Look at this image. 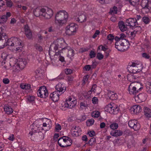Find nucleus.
I'll return each instance as SVG.
<instances>
[{
  "label": "nucleus",
  "mask_w": 151,
  "mask_h": 151,
  "mask_svg": "<svg viewBox=\"0 0 151 151\" xmlns=\"http://www.w3.org/2000/svg\"><path fill=\"white\" fill-rule=\"evenodd\" d=\"M7 38V36L5 33H3L1 34V40L2 42H5V43L2 45L3 46H1V49L3 48L5 46L8 45L11 47H13L14 51L19 52L21 51L22 45V40L19 39L16 37H12L7 40L6 41V39Z\"/></svg>",
  "instance_id": "f257e3e1"
},
{
  "label": "nucleus",
  "mask_w": 151,
  "mask_h": 151,
  "mask_svg": "<svg viewBox=\"0 0 151 151\" xmlns=\"http://www.w3.org/2000/svg\"><path fill=\"white\" fill-rule=\"evenodd\" d=\"M68 17V14L64 10L57 12L55 17V22L59 25L62 26L67 22Z\"/></svg>",
  "instance_id": "f03ea898"
},
{
  "label": "nucleus",
  "mask_w": 151,
  "mask_h": 151,
  "mask_svg": "<svg viewBox=\"0 0 151 151\" xmlns=\"http://www.w3.org/2000/svg\"><path fill=\"white\" fill-rule=\"evenodd\" d=\"M78 27V26L75 23H70L66 28V34L69 36L73 35L76 32Z\"/></svg>",
  "instance_id": "7ed1b4c3"
},
{
  "label": "nucleus",
  "mask_w": 151,
  "mask_h": 151,
  "mask_svg": "<svg viewBox=\"0 0 151 151\" xmlns=\"http://www.w3.org/2000/svg\"><path fill=\"white\" fill-rule=\"evenodd\" d=\"M115 47L119 51L122 52L125 51L129 47V42L127 41H126L125 42H116Z\"/></svg>",
  "instance_id": "20e7f679"
},
{
  "label": "nucleus",
  "mask_w": 151,
  "mask_h": 151,
  "mask_svg": "<svg viewBox=\"0 0 151 151\" xmlns=\"http://www.w3.org/2000/svg\"><path fill=\"white\" fill-rule=\"evenodd\" d=\"M42 16L47 19H50L52 16L53 12L52 9L48 8H43Z\"/></svg>",
  "instance_id": "39448f33"
},
{
  "label": "nucleus",
  "mask_w": 151,
  "mask_h": 151,
  "mask_svg": "<svg viewBox=\"0 0 151 151\" xmlns=\"http://www.w3.org/2000/svg\"><path fill=\"white\" fill-rule=\"evenodd\" d=\"M37 94L38 96L43 98H45L48 95L47 90L45 86H41L37 91Z\"/></svg>",
  "instance_id": "423d86ee"
},
{
  "label": "nucleus",
  "mask_w": 151,
  "mask_h": 151,
  "mask_svg": "<svg viewBox=\"0 0 151 151\" xmlns=\"http://www.w3.org/2000/svg\"><path fill=\"white\" fill-rule=\"evenodd\" d=\"M27 63L26 60L24 59L20 58L18 60V63L14 64V68L17 66L16 68L17 70H15L14 71H17L19 70V69H23L25 67Z\"/></svg>",
  "instance_id": "0eeeda50"
},
{
  "label": "nucleus",
  "mask_w": 151,
  "mask_h": 151,
  "mask_svg": "<svg viewBox=\"0 0 151 151\" xmlns=\"http://www.w3.org/2000/svg\"><path fill=\"white\" fill-rule=\"evenodd\" d=\"M130 66L131 68L133 73L139 72L141 70V64L139 62H132Z\"/></svg>",
  "instance_id": "6e6552de"
},
{
  "label": "nucleus",
  "mask_w": 151,
  "mask_h": 151,
  "mask_svg": "<svg viewBox=\"0 0 151 151\" xmlns=\"http://www.w3.org/2000/svg\"><path fill=\"white\" fill-rule=\"evenodd\" d=\"M128 125L129 127L135 131L138 130L140 127L139 124L137 120L135 119L129 120L128 122Z\"/></svg>",
  "instance_id": "1a4fd4ad"
},
{
  "label": "nucleus",
  "mask_w": 151,
  "mask_h": 151,
  "mask_svg": "<svg viewBox=\"0 0 151 151\" xmlns=\"http://www.w3.org/2000/svg\"><path fill=\"white\" fill-rule=\"evenodd\" d=\"M87 17L85 14L83 12H81L78 14V15L75 17L76 21L82 23L86 22Z\"/></svg>",
  "instance_id": "9d476101"
},
{
  "label": "nucleus",
  "mask_w": 151,
  "mask_h": 151,
  "mask_svg": "<svg viewBox=\"0 0 151 151\" xmlns=\"http://www.w3.org/2000/svg\"><path fill=\"white\" fill-rule=\"evenodd\" d=\"M106 108L108 111L111 113H116L119 111V108L116 104H108Z\"/></svg>",
  "instance_id": "9b49d317"
},
{
  "label": "nucleus",
  "mask_w": 151,
  "mask_h": 151,
  "mask_svg": "<svg viewBox=\"0 0 151 151\" xmlns=\"http://www.w3.org/2000/svg\"><path fill=\"white\" fill-rule=\"evenodd\" d=\"M106 108L108 111L111 113H116L119 111V108L116 104H108Z\"/></svg>",
  "instance_id": "f8f14e48"
},
{
  "label": "nucleus",
  "mask_w": 151,
  "mask_h": 151,
  "mask_svg": "<svg viewBox=\"0 0 151 151\" xmlns=\"http://www.w3.org/2000/svg\"><path fill=\"white\" fill-rule=\"evenodd\" d=\"M81 130L79 127H72L71 130V134L72 136L77 137L81 134Z\"/></svg>",
  "instance_id": "ddd939ff"
},
{
  "label": "nucleus",
  "mask_w": 151,
  "mask_h": 151,
  "mask_svg": "<svg viewBox=\"0 0 151 151\" xmlns=\"http://www.w3.org/2000/svg\"><path fill=\"white\" fill-rule=\"evenodd\" d=\"M141 5L142 7V11L147 13L149 11L148 8V0H142Z\"/></svg>",
  "instance_id": "4468645a"
},
{
  "label": "nucleus",
  "mask_w": 151,
  "mask_h": 151,
  "mask_svg": "<svg viewBox=\"0 0 151 151\" xmlns=\"http://www.w3.org/2000/svg\"><path fill=\"white\" fill-rule=\"evenodd\" d=\"M66 87L64 84L59 83L55 86V89L56 91L58 93H61L60 92L63 93L66 90Z\"/></svg>",
  "instance_id": "2eb2a0df"
},
{
  "label": "nucleus",
  "mask_w": 151,
  "mask_h": 151,
  "mask_svg": "<svg viewBox=\"0 0 151 151\" xmlns=\"http://www.w3.org/2000/svg\"><path fill=\"white\" fill-rule=\"evenodd\" d=\"M62 48V50L67 49L68 50V54L67 56L69 57L70 59L72 60L73 58V56L74 55V51L72 49H71L70 47L67 46H65L64 47H61Z\"/></svg>",
  "instance_id": "dca6fc26"
},
{
  "label": "nucleus",
  "mask_w": 151,
  "mask_h": 151,
  "mask_svg": "<svg viewBox=\"0 0 151 151\" xmlns=\"http://www.w3.org/2000/svg\"><path fill=\"white\" fill-rule=\"evenodd\" d=\"M130 110L132 114H137L141 111L142 108L140 106L135 105L131 107Z\"/></svg>",
  "instance_id": "f3484780"
},
{
  "label": "nucleus",
  "mask_w": 151,
  "mask_h": 151,
  "mask_svg": "<svg viewBox=\"0 0 151 151\" xmlns=\"http://www.w3.org/2000/svg\"><path fill=\"white\" fill-rule=\"evenodd\" d=\"M61 94L58 91H54L50 94V97L54 102H56L59 100V96Z\"/></svg>",
  "instance_id": "a211bd4d"
},
{
  "label": "nucleus",
  "mask_w": 151,
  "mask_h": 151,
  "mask_svg": "<svg viewBox=\"0 0 151 151\" xmlns=\"http://www.w3.org/2000/svg\"><path fill=\"white\" fill-rule=\"evenodd\" d=\"M145 99L146 95L144 93L139 94L135 97V100L137 101V103H140L144 101Z\"/></svg>",
  "instance_id": "6ab92c4d"
},
{
  "label": "nucleus",
  "mask_w": 151,
  "mask_h": 151,
  "mask_svg": "<svg viewBox=\"0 0 151 151\" xmlns=\"http://www.w3.org/2000/svg\"><path fill=\"white\" fill-rule=\"evenodd\" d=\"M127 79L130 82L134 83L137 81L138 77L134 73H131L127 75Z\"/></svg>",
  "instance_id": "aec40b11"
},
{
  "label": "nucleus",
  "mask_w": 151,
  "mask_h": 151,
  "mask_svg": "<svg viewBox=\"0 0 151 151\" xmlns=\"http://www.w3.org/2000/svg\"><path fill=\"white\" fill-rule=\"evenodd\" d=\"M77 99L73 96L69 97L65 101V104H77Z\"/></svg>",
  "instance_id": "412c9836"
},
{
  "label": "nucleus",
  "mask_w": 151,
  "mask_h": 151,
  "mask_svg": "<svg viewBox=\"0 0 151 151\" xmlns=\"http://www.w3.org/2000/svg\"><path fill=\"white\" fill-rule=\"evenodd\" d=\"M137 23L136 20H135L134 18H129L126 20L127 25L130 27L135 26Z\"/></svg>",
  "instance_id": "4be33fe9"
},
{
  "label": "nucleus",
  "mask_w": 151,
  "mask_h": 151,
  "mask_svg": "<svg viewBox=\"0 0 151 151\" xmlns=\"http://www.w3.org/2000/svg\"><path fill=\"white\" fill-rule=\"evenodd\" d=\"M24 30L25 34L27 37L29 39H31L32 36V33L27 25H25Z\"/></svg>",
  "instance_id": "5701e85b"
},
{
  "label": "nucleus",
  "mask_w": 151,
  "mask_h": 151,
  "mask_svg": "<svg viewBox=\"0 0 151 151\" xmlns=\"http://www.w3.org/2000/svg\"><path fill=\"white\" fill-rule=\"evenodd\" d=\"M123 132L120 130H116L111 131L110 134L112 136L117 137L122 135Z\"/></svg>",
  "instance_id": "b1692460"
},
{
  "label": "nucleus",
  "mask_w": 151,
  "mask_h": 151,
  "mask_svg": "<svg viewBox=\"0 0 151 151\" xmlns=\"http://www.w3.org/2000/svg\"><path fill=\"white\" fill-rule=\"evenodd\" d=\"M47 124L46 122L43 123L42 127L41 124H38L37 125V127L38 130L40 131L44 130L46 132L49 130L50 129L49 128H48L47 129H46V127H47Z\"/></svg>",
  "instance_id": "393cba45"
},
{
  "label": "nucleus",
  "mask_w": 151,
  "mask_h": 151,
  "mask_svg": "<svg viewBox=\"0 0 151 151\" xmlns=\"http://www.w3.org/2000/svg\"><path fill=\"white\" fill-rule=\"evenodd\" d=\"M128 89L129 93L131 94L135 95L139 92V91L137 90L135 87H134V86H132L130 85L129 86Z\"/></svg>",
  "instance_id": "a878e982"
},
{
  "label": "nucleus",
  "mask_w": 151,
  "mask_h": 151,
  "mask_svg": "<svg viewBox=\"0 0 151 151\" xmlns=\"http://www.w3.org/2000/svg\"><path fill=\"white\" fill-rule=\"evenodd\" d=\"M132 86H134V87L138 91H140L141 89L142 88L143 86L141 83L139 82H135L134 83H132L130 84Z\"/></svg>",
  "instance_id": "bb28decb"
},
{
  "label": "nucleus",
  "mask_w": 151,
  "mask_h": 151,
  "mask_svg": "<svg viewBox=\"0 0 151 151\" xmlns=\"http://www.w3.org/2000/svg\"><path fill=\"white\" fill-rule=\"evenodd\" d=\"M11 15V13L10 12H7L6 15H4L1 17V23H5L8 17Z\"/></svg>",
  "instance_id": "cd10ccee"
},
{
  "label": "nucleus",
  "mask_w": 151,
  "mask_h": 151,
  "mask_svg": "<svg viewBox=\"0 0 151 151\" xmlns=\"http://www.w3.org/2000/svg\"><path fill=\"white\" fill-rule=\"evenodd\" d=\"M118 26L122 32L125 31L127 29V26L125 25L124 23L122 21L119 22Z\"/></svg>",
  "instance_id": "c85d7f7f"
},
{
  "label": "nucleus",
  "mask_w": 151,
  "mask_h": 151,
  "mask_svg": "<svg viewBox=\"0 0 151 151\" xmlns=\"http://www.w3.org/2000/svg\"><path fill=\"white\" fill-rule=\"evenodd\" d=\"M43 8H37L34 9L33 12L35 16L38 17L40 16H42V11Z\"/></svg>",
  "instance_id": "c756f323"
},
{
  "label": "nucleus",
  "mask_w": 151,
  "mask_h": 151,
  "mask_svg": "<svg viewBox=\"0 0 151 151\" xmlns=\"http://www.w3.org/2000/svg\"><path fill=\"white\" fill-rule=\"evenodd\" d=\"M75 106V104H73L71 106V104H61L60 107L61 109L63 110H65L67 109H71L74 107Z\"/></svg>",
  "instance_id": "7c9ffc66"
},
{
  "label": "nucleus",
  "mask_w": 151,
  "mask_h": 151,
  "mask_svg": "<svg viewBox=\"0 0 151 151\" xmlns=\"http://www.w3.org/2000/svg\"><path fill=\"white\" fill-rule=\"evenodd\" d=\"M61 44V46H60V45L59 44H55L54 46V49L55 51H56L58 50L59 48H62L60 47H64L65 46H67V44L65 43L64 40L62 41V42L60 43H59Z\"/></svg>",
  "instance_id": "2f4dec72"
},
{
  "label": "nucleus",
  "mask_w": 151,
  "mask_h": 151,
  "mask_svg": "<svg viewBox=\"0 0 151 151\" xmlns=\"http://www.w3.org/2000/svg\"><path fill=\"white\" fill-rule=\"evenodd\" d=\"M144 114L147 117H151V110L147 107H145L144 110Z\"/></svg>",
  "instance_id": "473e14b6"
},
{
  "label": "nucleus",
  "mask_w": 151,
  "mask_h": 151,
  "mask_svg": "<svg viewBox=\"0 0 151 151\" xmlns=\"http://www.w3.org/2000/svg\"><path fill=\"white\" fill-rule=\"evenodd\" d=\"M65 147L70 146L72 144L71 140L68 137H64Z\"/></svg>",
  "instance_id": "72a5a7b5"
},
{
  "label": "nucleus",
  "mask_w": 151,
  "mask_h": 151,
  "mask_svg": "<svg viewBox=\"0 0 151 151\" xmlns=\"http://www.w3.org/2000/svg\"><path fill=\"white\" fill-rule=\"evenodd\" d=\"M4 109V111L8 114H11L13 111L12 109L7 105L5 106Z\"/></svg>",
  "instance_id": "f704fd0d"
},
{
  "label": "nucleus",
  "mask_w": 151,
  "mask_h": 151,
  "mask_svg": "<svg viewBox=\"0 0 151 151\" xmlns=\"http://www.w3.org/2000/svg\"><path fill=\"white\" fill-rule=\"evenodd\" d=\"M21 88L24 90L29 89L31 88V85L28 84L22 83L20 85Z\"/></svg>",
  "instance_id": "c9c22d12"
},
{
  "label": "nucleus",
  "mask_w": 151,
  "mask_h": 151,
  "mask_svg": "<svg viewBox=\"0 0 151 151\" xmlns=\"http://www.w3.org/2000/svg\"><path fill=\"white\" fill-rule=\"evenodd\" d=\"M6 0H1V9L3 11L5 10L6 8Z\"/></svg>",
  "instance_id": "e433bc0d"
},
{
  "label": "nucleus",
  "mask_w": 151,
  "mask_h": 151,
  "mask_svg": "<svg viewBox=\"0 0 151 151\" xmlns=\"http://www.w3.org/2000/svg\"><path fill=\"white\" fill-rule=\"evenodd\" d=\"M64 137L60 138L58 141V143L59 145L61 147H65Z\"/></svg>",
  "instance_id": "4c0bfd02"
},
{
  "label": "nucleus",
  "mask_w": 151,
  "mask_h": 151,
  "mask_svg": "<svg viewBox=\"0 0 151 151\" xmlns=\"http://www.w3.org/2000/svg\"><path fill=\"white\" fill-rule=\"evenodd\" d=\"M117 8L115 6H114L112 8L110 9L109 13L112 14H117Z\"/></svg>",
  "instance_id": "58836bf2"
},
{
  "label": "nucleus",
  "mask_w": 151,
  "mask_h": 151,
  "mask_svg": "<svg viewBox=\"0 0 151 151\" xmlns=\"http://www.w3.org/2000/svg\"><path fill=\"white\" fill-rule=\"evenodd\" d=\"M146 91L148 93L151 94V82H148L147 83Z\"/></svg>",
  "instance_id": "ea45409f"
},
{
  "label": "nucleus",
  "mask_w": 151,
  "mask_h": 151,
  "mask_svg": "<svg viewBox=\"0 0 151 151\" xmlns=\"http://www.w3.org/2000/svg\"><path fill=\"white\" fill-rule=\"evenodd\" d=\"M100 113L98 111H94L92 112L91 113L92 116L94 118H97L99 116Z\"/></svg>",
  "instance_id": "a19ab883"
},
{
  "label": "nucleus",
  "mask_w": 151,
  "mask_h": 151,
  "mask_svg": "<svg viewBox=\"0 0 151 151\" xmlns=\"http://www.w3.org/2000/svg\"><path fill=\"white\" fill-rule=\"evenodd\" d=\"M27 100L29 103H35V97L32 96H28L27 98Z\"/></svg>",
  "instance_id": "79ce46f5"
},
{
  "label": "nucleus",
  "mask_w": 151,
  "mask_h": 151,
  "mask_svg": "<svg viewBox=\"0 0 151 151\" xmlns=\"http://www.w3.org/2000/svg\"><path fill=\"white\" fill-rule=\"evenodd\" d=\"M8 56L6 52H3L2 53L1 58L2 59H3V61L1 63L3 65V63L4 64L5 63V60L6 59V58Z\"/></svg>",
  "instance_id": "37998d69"
},
{
  "label": "nucleus",
  "mask_w": 151,
  "mask_h": 151,
  "mask_svg": "<svg viewBox=\"0 0 151 151\" xmlns=\"http://www.w3.org/2000/svg\"><path fill=\"white\" fill-rule=\"evenodd\" d=\"M94 121L93 119H89L87 120L86 122V124L87 126H90L94 124Z\"/></svg>",
  "instance_id": "c03bdc74"
},
{
  "label": "nucleus",
  "mask_w": 151,
  "mask_h": 151,
  "mask_svg": "<svg viewBox=\"0 0 151 151\" xmlns=\"http://www.w3.org/2000/svg\"><path fill=\"white\" fill-rule=\"evenodd\" d=\"M118 124L116 123H113L110 126V128L112 129H116L118 128Z\"/></svg>",
  "instance_id": "a18cd8bd"
},
{
  "label": "nucleus",
  "mask_w": 151,
  "mask_h": 151,
  "mask_svg": "<svg viewBox=\"0 0 151 151\" xmlns=\"http://www.w3.org/2000/svg\"><path fill=\"white\" fill-rule=\"evenodd\" d=\"M134 29V31L137 34H139L141 32V28L140 26L135 27Z\"/></svg>",
  "instance_id": "49530a36"
},
{
  "label": "nucleus",
  "mask_w": 151,
  "mask_h": 151,
  "mask_svg": "<svg viewBox=\"0 0 151 151\" xmlns=\"http://www.w3.org/2000/svg\"><path fill=\"white\" fill-rule=\"evenodd\" d=\"M55 131L58 132L61 129L62 127L60 124L57 123L55 124Z\"/></svg>",
  "instance_id": "de8ad7c7"
},
{
  "label": "nucleus",
  "mask_w": 151,
  "mask_h": 151,
  "mask_svg": "<svg viewBox=\"0 0 151 151\" xmlns=\"http://www.w3.org/2000/svg\"><path fill=\"white\" fill-rule=\"evenodd\" d=\"M56 55H59L58 58L59 60L60 61L63 62L65 61V59L63 57L61 56V55L59 54V53L57 52H56Z\"/></svg>",
  "instance_id": "09e8293b"
},
{
  "label": "nucleus",
  "mask_w": 151,
  "mask_h": 151,
  "mask_svg": "<svg viewBox=\"0 0 151 151\" xmlns=\"http://www.w3.org/2000/svg\"><path fill=\"white\" fill-rule=\"evenodd\" d=\"M96 142V139L94 138H92L89 141L88 143L90 145L92 146Z\"/></svg>",
  "instance_id": "8fccbe9b"
},
{
  "label": "nucleus",
  "mask_w": 151,
  "mask_h": 151,
  "mask_svg": "<svg viewBox=\"0 0 151 151\" xmlns=\"http://www.w3.org/2000/svg\"><path fill=\"white\" fill-rule=\"evenodd\" d=\"M129 2L132 5L135 7H137L139 4L138 2H136L130 0H129Z\"/></svg>",
  "instance_id": "3c124183"
},
{
  "label": "nucleus",
  "mask_w": 151,
  "mask_h": 151,
  "mask_svg": "<svg viewBox=\"0 0 151 151\" xmlns=\"http://www.w3.org/2000/svg\"><path fill=\"white\" fill-rule=\"evenodd\" d=\"M88 75L84 76L83 77V80L82 81V84L83 85H84L88 81Z\"/></svg>",
  "instance_id": "603ef678"
},
{
  "label": "nucleus",
  "mask_w": 151,
  "mask_h": 151,
  "mask_svg": "<svg viewBox=\"0 0 151 151\" xmlns=\"http://www.w3.org/2000/svg\"><path fill=\"white\" fill-rule=\"evenodd\" d=\"M13 3L11 0H6V5L7 6L11 7L12 6Z\"/></svg>",
  "instance_id": "864d4df0"
},
{
  "label": "nucleus",
  "mask_w": 151,
  "mask_h": 151,
  "mask_svg": "<svg viewBox=\"0 0 151 151\" xmlns=\"http://www.w3.org/2000/svg\"><path fill=\"white\" fill-rule=\"evenodd\" d=\"M91 91L90 90L88 91L87 93H85L84 94V96L85 98L86 99H89V98H91Z\"/></svg>",
  "instance_id": "5fc2aeb1"
},
{
  "label": "nucleus",
  "mask_w": 151,
  "mask_h": 151,
  "mask_svg": "<svg viewBox=\"0 0 151 151\" xmlns=\"http://www.w3.org/2000/svg\"><path fill=\"white\" fill-rule=\"evenodd\" d=\"M142 20L143 22L145 24H148L150 21L149 18L146 17H144L142 18Z\"/></svg>",
  "instance_id": "6e6d98bb"
},
{
  "label": "nucleus",
  "mask_w": 151,
  "mask_h": 151,
  "mask_svg": "<svg viewBox=\"0 0 151 151\" xmlns=\"http://www.w3.org/2000/svg\"><path fill=\"white\" fill-rule=\"evenodd\" d=\"M96 55V53L93 51H91L89 53L90 57L91 58H94Z\"/></svg>",
  "instance_id": "4d7b16f0"
},
{
  "label": "nucleus",
  "mask_w": 151,
  "mask_h": 151,
  "mask_svg": "<svg viewBox=\"0 0 151 151\" xmlns=\"http://www.w3.org/2000/svg\"><path fill=\"white\" fill-rule=\"evenodd\" d=\"M104 56L101 53L98 52L97 54L96 58L99 60H101L103 58Z\"/></svg>",
  "instance_id": "13d9d810"
},
{
  "label": "nucleus",
  "mask_w": 151,
  "mask_h": 151,
  "mask_svg": "<svg viewBox=\"0 0 151 151\" xmlns=\"http://www.w3.org/2000/svg\"><path fill=\"white\" fill-rule=\"evenodd\" d=\"M65 72L66 74L68 75L71 73L72 70L70 69L66 68L65 69Z\"/></svg>",
  "instance_id": "bf43d9fd"
},
{
  "label": "nucleus",
  "mask_w": 151,
  "mask_h": 151,
  "mask_svg": "<svg viewBox=\"0 0 151 151\" xmlns=\"http://www.w3.org/2000/svg\"><path fill=\"white\" fill-rule=\"evenodd\" d=\"M92 101L93 104H97L98 102V98L95 97L92 98Z\"/></svg>",
  "instance_id": "052dcab7"
},
{
  "label": "nucleus",
  "mask_w": 151,
  "mask_h": 151,
  "mask_svg": "<svg viewBox=\"0 0 151 151\" xmlns=\"http://www.w3.org/2000/svg\"><path fill=\"white\" fill-rule=\"evenodd\" d=\"M117 98V94L114 92V94H113L112 96L111 97V98L110 99L112 100H115Z\"/></svg>",
  "instance_id": "680f3d73"
},
{
  "label": "nucleus",
  "mask_w": 151,
  "mask_h": 151,
  "mask_svg": "<svg viewBox=\"0 0 151 151\" xmlns=\"http://www.w3.org/2000/svg\"><path fill=\"white\" fill-rule=\"evenodd\" d=\"M48 32H53L55 31L54 28L52 26H50L48 28Z\"/></svg>",
  "instance_id": "e2e57ef3"
},
{
  "label": "nucleus",
  "mask_w": 151,
  "mask_h": 151,
  "mask_svg": "<svg viewBox=\"0 0 151 151\" xmlns=\"http://www.w3.org/2000/svg\"><path fill=\"white\" fill-rule=\"evenodd\" d=\"M107 38L108 40L112 41L114 39V37L111 34H110L108 35Z\"/></svg>",
  "instance_id": "0e129e2a"
},
{
  "label": "nucleus",
  "mask_w": 151,
  "mask_h": 151,
  "mask_svg": "<svg viewBox=\"0 0 151 151\" xmlns=\"http://www.w3.org/2000/svg\"><path fill=\"white\" fill-rule=\"evenodd\" d=\"M88 134L89 136L91 137L94 136L95 135V133L94 131H91L88 132Z\"/></svg>",
  "instance_id": "69168bd1"
},
{
  "label": "nucleus",
  "mask_w": 151,
  "mask_h": 151,
  "mask_svg": "<svg viewBox=\"0 0 151 151\" xmlns=\"http://www.w3.org/2000/svg\"><path fill=\"white\" fill-rule=\"evenodd\" d=\"M101 49L102 50L104 51H105L107 50V48L103 46L102 45H100L99 46L98 48V50H100Z\"/></svg>",
  "instance_id": "338daca9"
},
{
  "label": "nucleus",
  "mask_w": 151,
  "mask_h": 151,
  "mask_svg": "<svg viewBox=\"0 0 151 151\" xmlns=\"http://www.w3.org/2000/svg\"><path fill=\"white\" fill-rule=\"evenodd\" d=\"M3 82L5 84H7L9 83V80L8 78H5L3 79Z\"/></svg>",
  "instance_id": "774afa93"
}]
</instances>
